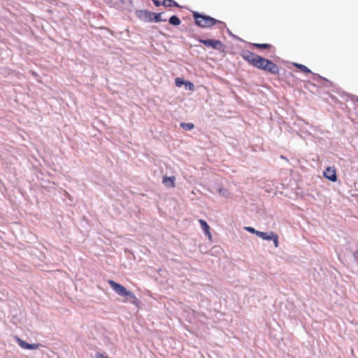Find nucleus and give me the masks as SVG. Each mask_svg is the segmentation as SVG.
Listing matches in <instances>:
<instances>
[{"instance_id": "4", "label": "nucleus", "mask_w": 358, "mask_h": 358, "mask_svg": "<svg viewBox=\"0 0 358 358\" xmlns=\"http://www.w3.org/2000/svg\"><path fill=\"white\" fill-rule=\"evenodd\" d=\"M135 14L139 20L145 22H152V12L148 10H136Z\"/></svg>"}, {"instance_id": "7", "label": "nucleus", "mask_w": 358, "mask_h": 358, "mask_svg": "<svg viewBox=\"0 0 358 358\" xmlns=\"http://www.w3.org/2000/svg\"><path fill=\"white\" fill-rule=\"evenodd\" d=\"M17 343L19 344V345L22 348L27 349V350H37L40 347L42 346V345L41 343H34V344L28 343L27 342L22 340L21 338H20L18 337H17Z\"/></svg>"}, {"instance_id": "18", "label": "nucleus", "mask_w": 358, "mask_h": 358, "mask_svg": "<svg viewBox=\"0 0 358 358\" xmlns=\"http://www.w3.org/2000/svg\"><path fill=\"white\" fill-rule=\"evenodd\" d=\"M253 46L261 49H267L271 47L268 43H254Z\"/></svg>"}, {"instance_id": "12", "label": "nucleus", "mask_w": 358, "mask_h": 358, "mask_svg": "<svg viewBox=\"0 0 358 358\" xmlns=\"http://www.w3.org/2000/svg\"><path fill=\"white\" fill-rule=\"evenodd\" d=\"M164 13H152V22H166V19L163 17V15Z\"/></svg>"}, {"instance_id": "25", "label": "nucleus", "mask_w": 358, "mask_h": 358, "mask_svg": "<svg viewBox=\"0 0 358 358\" xmlns=\"http://www.w3.org/2000/svg\"><path fill=\"white\" fill-rule=\"evenodd\" d=\"M354 258L356 261H358V250L353 255Z\"/></svg>"}, {"instance_id": "26", "label": "nucleus", "mask_w": 358, "mask_h": 358, "mask_svg": "<svg viewBox=\"0 0 358 358\" xmlns=\"http://www.w3.org/2000/svg\"><path fill=\"white\" fill-rule=\"evenodd\" d=\"M227 31H228V32L229 33V34H230V35H231L234 38H238L236 36L233 35V34L230 32V31H229V29H227Z\"/></svg>"}, {"instance_id": "28", "label": "nucleus", "mask_w": 358, "mask_h": 358, "mask_svg": "<svg viewBox=\"0 0 358 358\" xmlns=\"http://www.w3.org/2000/svg\"><path fill=\"white\" fill-rule=\"evenodd\" d=\"M172 24L176 26V25H179L180 24L176 23V24Z\"/></svg>"}, {"instance_id": "9", "label": "nucleus", "mask_w": 358, "mask_h": 358, "mask_svg": "<svg viewBox=\"0 0 358 358\" xmlns=\"http://www.w3.org/2000/svg\"><path fill=\"white\" fill-rule=\"evenodd\" d=\"M124 296L127 297V300L129 302H130L132 304H134L137 307L141 303V301L136 298L135 294L132 292H131L129 290H128V292L126 293Z\"/></svg>"}, {"instance_id": "3", "label": "nucleus", "mask_w": 358, "mask_h": 358, "mask_svg": "<svg viewBox=\"0 0 358 358\" xmlns=\"http://www.w3.org/2000/svg\"><path fill=\"white\" fill-rule=\"evenodd\" d=\"M192 13L194 22H201V20L204 21V22H223L222 21L217 20L210 15L200 13L197 11H192Z\"/></svg>"}, {"instance_id": "22", "label": "nucleus", "mask_w": 358, "mask_h": 358, "mask_svg": "<svg viewBox=\"0 0 358 358\" xmlns=\"http://www.w3.org/2000/svg\"><path fill=\"white\" fill-rule=\"evenodd\" d=\"M245 230H246L247 231H248L251 234H254L256 236H257V233L259 231L256 230L255 228L251 227H245Z\"/></svg>"}, {"instance_id": "10", "label": "nucleus", "mask_w": 358, "mask_h": 358, "mask_svg": "<svg viewBox=\"0 0 358 358\" xmlns=\"http://www.w3.org/2000/svg\"><path fill=\"white\" fill-rule=\"evenodd\" d=\"M176 177L175 176H164L162 180L163 184L168 187H175Z\"/></svg>"}, {"instance_id": "13", "label": "nucleus", "mask_w": 358, "mask_h": 358, "mask_svg": "<svg viewBox=\"0 0 358 358\" xmlns=\"http://www.w3.org/2000/svg\"><path fill=\"white\" fill-rule=\"evenodd\" d=\"M257 236L258 237L262 238L263 240H266V241H271V231H270V232H263V231H259L257 233Z\"/></svg>"}, {"instance_id": "1", "label": "nucleus", "mask_w": 358, "mask_h": 358, "mask_svg": "<svg viewBox=\"0 0 358 358\" xmlns=\"http://www.w3.org/2000/svg\"><path fill=\"white\" fill-rule=\"evenodd\" d=\"M255 61L254 66L258 69L269 72L273 75L279 73V67L271 60L267 59L259 55Z\"/></svg>"}, {"instance_id": "11", "label": "nucleus", "mask_w": 358, "mask_h": 358, "mask_svg": "<svg viewBox=\"0 0 358 358\" xmlns=\"http://www.w3.org/2000/svg\"><path fill=\"white\" fill-rule=\"evenodd\" d=\"M199 223L201 224V227L202 228V229L203 230L206 236H208V238L210 239L211 238V234L210 232V227L209 225L208 224V223L203 220H199Z\"/></svg>"}, {"instance_id": "23", "label": "nucleus", "mask_w": 358, "mask_h": 358, "mask_svg": "<svg viewBox=\"0 0 358 358\" xmlns=\"http://www.w3.org/2000/svg\"><path fill=\"white\" fill-rule=\"evenodd\" d=\"M185 87L186 89H188L189 90H192L194 87V85L192 83L189 82V81H186L185 83Z\"/></svg>"}, {"instance_id": "8", "label": "nucleus", "mask_w": 358, "mask_h": 358, "mask_svg": "<svg viewBox=\"0 0 358 358\" xmlns=\"http://www.w3.org/2000/svg\"><path fill=\"white\" fill-rule=\"evenodd\" d=\"M323 176L331 182H336L337 180L336 170L330 166H328L325 171H324Z\"/></svg>"}, {"instance_id": "14", "label": "nucleus", "mask_w": 358, "mask_h": 358, "mask_svg": "<svg viewBox=\"0 0 358 358\" xmlns=\"http://www.w3.org/2000/svg\"><path fill=\"white\" fill-rule=\"evenodd\" d=\"M294 66H296V68H298L299 69H300L303 73H311V71L303 64L294 63Z\"/></svg>"}, {"instance_id": "29", "label": "nucleus", "mask_w": 358, "mask_h": 358, "mask_svg": "<svg viewBox=\"0 0 358 358\" xmlns=\"http://www.w3.org/2000/svg\"><path fill=\"white\" fill-rule=\"evenodd\" d=\"M357 102H358V99H357Z\"/></svg>"}, {"instance_id": "5", "label": "nucleus", "mask_w": 358, "mask_h": 358, "mask_svg": "<svg viewBox=\"0 0 358 358\" xmlns=\"http://www.w3.org/2000/svg\"><path fill=\"white\" fill-rule=\"evenodd\" d=\"M108 284L111 287V288L120 296H124L126 293L128 292V289H126L122 285L112 280H108Z\"/></svg>"}, {"instance_id": "16", "label": "nucleus", "mask_w": 358, "mask_h": 358, "mask_svg": "<svg viewBox=\"0 0 358 358\" xmlns=\"http://www.w3.org/2000/svg\"><path fill=\"white\" fill-rule=\"evenodd\" d=\"M217 191L222 196L227 197L229 195V191L227 189H224L223 187H218L217 189Z\"/></svg>"}, {"instance_id": "19", "label": "nucleus", "mask_w": 358, "mask_h": 358, "mask_svg": "<svg viewBox=\"0 0 358 358\" xmlns=\"http://www.w3.org/2000/svg\"><path fill=\"white\" fill-rule=\"evenodd\" d=\"M168 22H181V21L177 15H173L169 17Z\"/></svg>"}, {"instance_id": "15", "label": "nucleus", "mask_w": 358, "mask_h": 358, "mask_svg": "<svg viewBox=\"0 0 358 358\" xmlns=\"http://www.w3.org/2000/svg\"><path fill=\"white\" fill-rule=\"evenodd\" d=\"M271 241H273V244L275 248H278L279 246L278 236L273 231H271Z\"/></svg>"}, {"instance_id": "17", "label": "nucleus", "mask_w": 358, "mask_h": 358, "mask_svg": "<svg viewBox=\"0 0 358 358\" xmlns=\"http://www.w3.org/2000/svg\"><path fill=\"white\" fill-rule=\"evenodd\" d=\"M180 127L185 130H191L194 128V125L193 123H185L182 122L180 124Z\"/></svg>"}, {"instance_id": "24", "label": "nucleus", "mask_w": 358, "mask_h": 358, "mask_svg": "<svg viewBox=\"0 0 358 358\" xmlns=\"http://www.w3.org/2000/svg\"><path fill=\"white\" fill-rule=\"evenodd\" d=\"M197 25L203 27V28H208V27H211L212 25H214L215 24H201V23H199V24H196Z\"/></svg>"}, {"instance_id": "6", "label": "nucleus", "mask_w": 358, "mask_h": 358, "mask_svg": "<svg viewBox=\"0 0 358 358\" xmlns=\"http://www.w3.org/2000/svg\"><path fill=\"white\" fill-rule=\"evenodd\" d=\"M241 57L247 61L250 64H252L253 66L255 65V61L257 59V57H259L258 55L255 54L249 50H243L241 53Z\"/></svg>"}, {"instance_id": "20", "label": "nucleus", "mask_w": 358, "mask_h": 358, "mask_svg": "<svg viewBox=\"0 0 358 358\" xmlns=\"http://www.w3.org/2000/svg\"><path fill=\"white\" fill-rule=\"evenodd\" d=\"M152 1L157 7H159L161 6H164L165 7V1L164 0H152Z\"/></svg>"}, {"instance_id": "21", "label": "nucleus", "mask_w": 358, "mask_h": 358, "mask_svg": "<svg viewBox=\"0 0 358 358\" xmlns=\"http://www.w3.org/2000/svg\"><path fill=\"white\" fill-rule=\"evenodd\" d=\"M186 81H185L182 78H177L175 80V83L177 87H181L183 84L185 85Z\"/></svg>"}, {"instance_id": "2", "label": "nucleus", "mask_w": 358, "mask_h": 358, "mask_svg": "<svg viewBox=\"0 0 358 358\" xmlns=\"http://www.w3.org/2000/svg\"><path fill=\"white\" fill-rule=\"evenodd\" d=\"M199 41L204 45L211 47L220 52L224 53L226 52V45L220 40L201 39Z\"/></svg>"}, {"instance_id": "27", "label": "nucleus", "mask_w": 358, "mask_h": 358, "mask_svg": "<svg viewBox=\"0 0 358 358\" xmlns=\"http://www.w3.org/2000/svg\"><path fill=\"white\" fill-rule=\"evenodd\" d=\"M280 158H281L282 159H286V160H287V159L285 157H284L283 155H281V156H280Z\"/></svg>"}]
</instances>
